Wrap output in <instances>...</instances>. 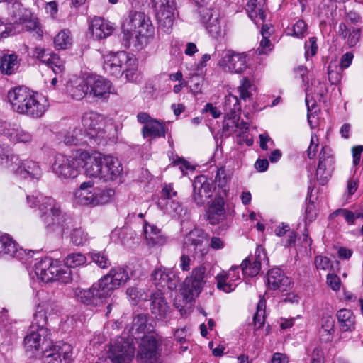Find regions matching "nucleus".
Instances as JSON below:
<instances>
[{
    "instance_id": "f257e3e1",
    "label": "nucleus",
    "mask_w": 363,
    "mask_h": 363,
    "mask_svg": "<svg viewBox=\"0 0 363 363\" xmlns=\"http://www.w3.org/2000/svg\"><path fill=\"white\" fill-rule=\"evenodd\" d=\"M123 42L126 48L137 50L145 47L155 36V27L145 13L130 11L124 17L122 26Z\"/></svg>"
},
{
    "instance_id": "f03ea898",
    "label": "nucleus",
    "mask_w": 363,
    "mask_h": 363,
    "mask_svg": "<svg viewBox=\"0 0 363 363\" xmlns=\"http://www.w3.org/2000/svg\"><path fill=\"white\" fill-rule=\"evenodd\" d=\"M26 200L30 208H38L39 218L48 231L60 230L62 233L69 228L70 218L54 198L36 194L27 196Z\"/></svg>"
},
{
    "instance_id": "7ed1b4c3",
    "label": "nucleus",
    "mask_w": 363,
    "mask_h": 363,
    "mask_svg": "<svg viewBox=\"0 0 363 363\" xmlns=\"http://www.w3.org/2000/svg\"><path fill=\"white\" fill-rule=\"evenodd\" d=\"M13 111L32 118H40L49 106L47 99L24 86L15 87L7 94Z\"/></svg>"
},
{
    "instance_id": "20e7f679",
    "label": "nucleus",
    "mask_w": 363,
    "mask_h": 363,
    "mask_svg": "<svg viewBox=\"0 0 363 363\" xmlns=\"http://www.w3.org/2000/svg\"><path fill=\"white\" fill-rule=\"evenodd\" d=\"M35 273L43 282L59 281L62 284L71 282V270L58 265L52 259L45 257L35 264Z\"/></svg>"
},
{
    "instance_id": "39448f33",
    "label": "nucleus",
    "mask_w": 363,
    "mask_h": 363,
    "mask_svg": "<svg viewBox=\"0 0 363 363\" xmlns=\"http://www.w3.org/2000/svg\"><path fill=\"white\" fill-rule=\"evenodd\" d=\"M0 164L6 167L18 166L16 173L23 178L39 179L42 176V169L38 163L30 160H20L17 155L12 154L9 149L0 146Z\"/></svg>"
},
{
    "instance_id": "423d86ee",
    "label": "nucleus",
    "mask_w": 363,
    "mask_h": 363,
    "mask_svg": "<svg viewBox=\"0 0 363 363\" xmlns=\"http://www.w3.org/2000/svg\"><path fill=\"white\" fill-rule=\"evenodd\" d=\"M84 131L90 142L96 144H104L109 138L104 117L94 111L85 113L82 118Z\"/></svg>"
},
{
    "instance_id": "0eeeda50",
    "label": "nucleus",
    "mask_w": 363,
    "mask_h": 363,
    "mask_svg": "<svg viewBox=\"0 0 363 363\" xmlns=\"http://www.w3.org/2000/svg\"><path fill=\"white\" fill-rule=\"evenodd\" d=\"M79 159V150L69 157L61 154L57 155L52 165V171L61 179L75 178L81 169Z\"/></svg>"
},
{
    "instance_id": "6e6552de",
    "label": "nucleus",
    "mask_w": 363,
    "mask_h": 363,
    "mask_svg": "<svg viewBox=\"0 0 363 363\" xmlns=\"http://www.w3.org/2000/svg\"><path fill=\"white\" fill-rule=\"evenodd\" d=\"M156 11V19L159 29L169 33L175 19V0H151Z\"/></svg>"
},
{
    "instance_id": "1a4fd4ad",
    "label": "nucleus",
    "mask_w": 363,
    "mask_h": 363,
    "mask_svg": "<svg viewBox=\"0 0 363 363\" xmlns=\"http://www.w3.org/2000/svg\"><path fill=\"white\" fill-rule=\"evenodd\" d=\"M184 248L195 258H203L208 252L207 235L204 230L195 228L185 237Z\"/></svg>"
},
{
    "instance_id": "9d476101",
    "label": "nucleus",
    "mask_w": 363,
    "mask_h": 363,
    "mask_svg": "<svg viewBox=\"0 0 363 363\" xmlns=\"http://www.w3.org/2000/svg\"><path fill=\"white\" fill-rule=\"evenodd\" d=\"M205 273L204 267H197L193 269L191 275L184 280L181 294L186 302L191 301L201 292L205 283Z\"/></svg>"
},
{
    "instance_id": "9b49d317",
    "label": "nucleus",
    "mask_w": 363,
    "mask_h": 363,
    "mask_svg": "<svg viewBox=\"0 0 363 363\" xmlns=\"http://www.w3.org/2000/svg\"><path fill=\"white\" fill-rule=\"evenodd\" d=\"M160 342L152 334L141 338L137 357L141 363H162Z\"/></svg>"
},
{
    "instance_id": "f8f14e48",
    "label": "nucleus",
    "mask_w": 363,
    "mask_h": 363,
    "mask_svg": "<svg viewBox=\"0 0 363 363\" xmlns=\"http://www.w3.org/2000/svg\"><path fill=\"white\" fill-rule=\"evenodd\" d=\"M47 328L36 329L35 326H30L28 334L23 340L26 350L32 353L43 354L50 344L47 339Z\"/></svg>"
},
{
    "instance_id": "ddd939ff",
    "label": "nucleus",
    "mask_w": 363,
    "mask_h": 363,
    "mask_svg": "<svg viewBox=\"0 0 363 363\" xmlns=\"http://www.w3.org/2000/svg\"><path fill=\"white\" fill-rule=\"evenodd\" d=\"M133 57L124 51L111 52L104 56L103 68L108 74L115 77L121 76L124 67L128 64Z\"/></svg>"
},
{
    "instance_id": "4468645a",
    "label": "nucleus",
    "mask_w": 363,
    "mask_h": 363,
    "mask_svg": "<svg viewBox=\"0 0 363 363\" xmlns=\"http://www.w3.org/2000/svg\"><path fill=\"white\" fill-rule=\"evenodd\" d=\"M129 279L127 271L123 267L112 268L108 274L101 278L99 285L102 286V291H105L108 297L111 296L113 291L121 284Z\"/></svg>"
},
{
    "instance_id": "2eb2a0df",
    "label": "nucleus",
    "mask_w": 363,
    "mask_h": 363,
    "mask_svg": "<svg viewBox=\"0 0 363 363\" xmlns=\"http://www.w3.org/2000/svg\"><path fill=\"white\" fill-rule=\"evenodd\" d=\"M89 95L96 101H104L113 94L111 82L99 76H88Z\"/></svg>"
},
{
    "instance_id": "dca6fc26",
    "label": "nucleus",
    "mask_w": 363,
    "mask_h": 363,
    "mask_svg": "<svg viewBox=\"0 0 363 363\" xmlns=\"http://www.w3.org/2000/svg\"><path fill=\"white\" fill-rule=\"evenodd\" d=\"M135 353V347L128 340L118 339L111 346L109 358L113 363H130Z\"/></svg>"
},
{
    "instance_id": "f3484780",
    "label": "nucleus",
    "mask_w": 363,
    "mask_h": 363,
    "mask_svg": "<svg viewBox=\"0 0 363 363\" xmlns=\"http://www.w3.org/2000/svg\"><path fill=\"white\" fill-rule=\"evenodd\" d=\"M245 53L227 51L219 61V65L225 72L240 74L247 67Z\"/></svg>"
},
{
    "instance_id": "a211bd4d",
    "label": "nucleus",
    "mask_w": 363,
    "mask_h": 363,
    "mask_svg": "<svg viewBox=\"0 0 363 363\" xmlns=\"http://www.w3.org/2000/svg\"><path fill=\"white\" fill-rule=\"evenodd\" d=\"M334 169V157L329 147L325 146L320 152L319 162L316 171L317 179L320 184H326Z\"/></svg>"
},
{
    "instance_id": "6ab92c4d",
    "label": "nucleus",
    "mask_w": 363,
    "mask_h": 363,
    "mask_svg": "<svg viewBox=\"0 0 363 363\" xmlns=\"http://www.w3.org/2000/svg\"><path fill=\"white\" fill-rule=\"evenodd\" d=\"M44 363H71L72 348L67 343L52 345L43 353Z\"/></svg>"
},
{
    "instance_id": "aec40b11",
    "label": "nucleus",
    "mask_w": 363,
    "mask_h": 363,
    "mask_svg": "<svg viewBox=\"0 0 363 363\" xmlns=\"http://www.w3.org/2000/svg\"><path fill=\"white\" fill-rule=\"evenodd\" d=\"M193 199L198 206H202L212 196L213 182L205 175L197 176L193 182Z\"/></svg>"
},
{
    "instance_id": "412c9836",
    "label": "nucleus",
    "mask_w": 363,
    "mask_h": 363,
    "mask_svg": "<svg viewBox=\"0 0 363 363\" xmlns=\"http://www.w3.org/2000/svg\"><path fill=\"white\" fill-rule=\"evenodd\" d=\"M102 158L101 154L92 155L86 151L79 150L80 167L84 169V172L89 177L100 179Z\"/></svg>"
},
{
    "instance_id": "4be33fe9",
    "label": "nucleus",
    "mask_w": 363,
    "mask_h": 363,
    "mask_svg": "<svg viewBox=\"0 0 363 363\" xmlns=\"http://www.w3.org/2000/svg\"><path fill=\"white\" fill-rule=\"evenodd\" d=\"M99 281L94 283L90 289H84L77 287L74 289L75 298L84 304L97 305L98 301L108 297L106 292L101 290Z\"/></svg>"
},
{
    "instance_id": "5701e85b",
    "label": "nucleus",
    "mask_w": 363,
    "mask_h": 363,
    "mask_svg": "<svg viewBox=\"0 0 363 363\" xmlns=\"http://www.w3.org/2000/svg\"><path fill=\"white\" fill-rule=\"evenodd\" d=\"M152 279L154 284L159 289H168L172 291L176 289L178 283L179 282V278L170 269L165 268H157L152 273Z\"/></svg>"
},
{
    "instance_id": "b1692460",
    "label": "nucleus",
    "mask_w": 363,
    "mask_h": 363,
    "mask_svg": "<svg viewBox=\"0 0 363 363\" xmlns=\"http://www.w3.org/2000/svg\"><path fill=\"white\" fill-rule=\"evenodd\" d=\"M200 18L212 37L217 38L224 35L225 31L221 26L217 9L201 10Z\"/></svg>"
},
{
    "instance_id": "393cba45",
    "label": "nucleus",
    "mask_w": 363,
    "mask_h": 363,
    "mask_svg": "<svg viewBox=\"0 0 363 363\" xmlns=\"http://www.w3.org/2000/svg\"><path fill=\"white\" fill-rule=\"evenodd\" d=\"M100 179L104 182L113 181L121 174L123 167L118 158L111 155H103Z\"/></svg>"
},
{
    "instance_id": "a878e982",
    "label": "nucleus",
    "mask_w": 363,
    "mask_h": 363,
    "mask_svg": "<svg viewBox=\"0 0 363 363\" xmlns=\"http://www.w3.org/2000/svg\"><path fill=\"white\" fill-rule=\"evenodd\" d=\"M225 200L222 196H217L208 204L206 211V220L211 225H217L226 218Z\"/></svg>"
},
{
    "instance_id": "bb28decb",
    "label": "nucleus",
    "mask_w": 363,
    "mask_h": 363,
    "mask_svg": "<svg viewBox=\"0 0 363 363\" xmlns=\"http://www.w3.org/2000/svg\"><path fill=\"white\" fill-rule=\"evenodd\" d=\"M30 252H26L18 247V244L8 235L0 237V257L16 258L19 260L30 256Z\"/></svg>"
},
{
    "instance_id": "cd10ccee",
    "label": "nucleus",
    "mask_w": 363,
    "mask_h": 363,
    "mask_svg": "<svg viewBox=\"0 0 363 363\" xmlns=\"http://www.w3.org/2000/svg\"><path fill=\"white\" fill-rule=\"evenodd\" d=\"M1 134L13 143H30L33 140L31 133L24 130L19 125L5 123Z\"/></svg>"
},
{
    "instance_id": "c85d7f7f",
    "label": "nucleus",
    "mask_w": 363,
    "mask_h": 363,
    "mask_svg": "<svg viewBox=\"0 0 363 363\" xmlns=\"http://www.w3.org/2000/svg\"><path fill=\"white\" fill-rule=\"evenodd\" d=\"M240 267L232 266L228 272H223L216 277L217 287L225 293H230L235 289L234 281L240 279Z\"/></svg>"
},
{
    "instance_id": "c756f323",
    "label": "nucleus",
    "mask_w": 363,
    "mask_h": 363,
    "mask_svg": "<svg viewBox=\"0 0 363 363\" xmlns=\"http://www.w3.org/2000/svg\"><path fill=\"white\" fill-rule=\"evenodd\" d=\"M151 312L157 320H163L169 318V306L166 301L163 293L158 290L150 295Z\"/></svg>"
},
{
    "instance_id": "7c9ffc66",
    "label": "nucleus",
    "mask_w": 363,
    "mask_h": 363,
    "mask_svg": "<svg viewBox=\"0 0 363 363\" xmlns=\"http://www.w3.org/2000/svg\"><path fill=\"white\" fill-rule=\"evenodd\" d=\"M268 289L285 291L291 284L289 278L279 268H273L267 274Z\"/></svg>"
},
{
    "instance_id": "2f4dec72",
    "label": "nucleus",
    "mask_w": 363,
    "mask_h": 363,
    "mask_svg": "<svg viewBox=\"0 0 363 363\" xmlns=\"http://www.w3.org/2000/svg\"><path fill=\"white\" fill-rule=\"evenodd\" d=\"M144 232L147 245L150 247H161L168 242V237L154 224L144 223Z\"/></svg>"
},
{
    "instance_id": "473e14b6",
    "label": "nucleus",
    "mask_w": 363,
    "mask_h": 363,
    "mask_svg": "<svg viewBox=\"0 0 363 363\" xmlns=\"http://www.w3.org/2000/svg\"><path fill=\"white\" fill-rule=\"evenodd\" d=\"M113 25L103 18L94 16L91 21L89 30L96 39H103L111 35L113 31Z\"/></svg>"
},
{
    "instance_id": "72a5a7b5",
    "label": "nucleus",
    "mask_w": 363,
    "mask_h": 363,
    "mask_svg": "<svg viewBox=\"0 0 363 363\" xmlns=\"http://www.w3.org/2000/svg\"><path fill=\"white\" fill-rule=\"evenodd\" d=\"M94 182L89 180L81 184L79 191L77 192L80 203L83 205L97 206L102 203L96 192L89 191L94 187Z\"/></svg>"
},
{
    "instance_id": "f704fd0d",
    "label": "nucleus",
    "mask_w": 363,
    "mask_h": 363,
    "mask_svg": "<svg viewBox=\"0 0 363 363\" xmlns=\"http://www.w3.org/2000/svg\"><path fill=\"white\" fill-rule=\"evenodd\" d=\"M265 0H249L245 10L250 18L256 25L263 23L265 21Z\"/></svg>"
},
{
    "instance_id": "c9c22d12",
    "label": "nucleus",
    "mask_w": 363,
    "mask_h": 363,
    "mask_svg": "<svg viewBox=\"0 0 363 363\" xmlns=\"http://www.w3.org/2000/svg\"><path fill=\"white\" fill-rule=\"evenodd\" d=\"M166 132L167 128L164 123L162 121L155 118L143 125L141 130V133L144 138L149 137L152 139L164 138Z\"/></svg>"
},
{
    "instance_id": "e433bc0d",
    "label": "nucleus",
    "mask_w": 363,
    "mask_h": 363,
    "mask_svg": "<svg viewBox=\"0 0 363 363\" xmlns=\"http://www.w3.org/2000/svg\"><path fill=\"white\" fill-rule=\"evenodd\" d=\"M327 92L328 89L325 83L320 81H314L311 83V86L307 89L305 100L308 112L311 111L315 106V101L310 99V95L314 94L318 100H320Z\"/></svg>"
},
{
    "instance_id": "4c0bfd02",
    "label": "nucleus",
    "mask_w": 363,
    "mask_h": 363,
    "mask_svg": "<svg viewBox=\"0 0 363 363\" xmlns=\"http://www.w3.org/2000/svg\"><path fill=\"white\" fill-rule=\"evenodd\" d=\"M336 315L341 332H352L355 329V317L351 310L340 309Z\"/></svg>"
},
{
    "instance_id": "58836bf2",
    "label": "nucleus",
    "mask_w": 363,
    "mask_h": 363,
    "mask_svg": "<svg viewBox=\"0 0 363 363\" xmlns=\"http://www.w3.org/2000/svg\"><path fill=\"white\" fill-rule=\"evenodd\" d=\"M89 137L80 128H74L67 131L63 137V141L69 145H84L89 144Z\"/></svg>"
},
{
    "instance_id": "ea45409f",
    "label": "nucleus",
    "mask_w": 363,
    "mask_h": 363,
    "mask_svg": "<svg viewBox=\"0 0 363 363\" xmlns=\"http://www.w3.org/2000/svg\"><path fill=\"white\" fill-rule=\"evenodd\" d=\"M88 77L85 79H80L67 86V91L72 99L81 100L86 95H89Z\"/></svg>"
},
{
    "instance_id": "a19ab883",
    "label": "nucleus",
    "mask_w": 363,
    "mask_h": 363,
    "mask_svg": "<svg viewBox=\"0 0 363 363\" xmlns=\"http://www.w3.org/2000/svg\"><path fill=\"white\" fill-rule=\"evenodd\" d=\"M4 8L8 10V15L16 23H21L26 20L27 11L23 8L21 3L18 0H13L9 5H6Z\"/></svg>"
},
{
    "instance_id": "79ce46f5",
    "label": "nucleus",
    "mask_w": 363,
    "mask_h": 363,
    "mask_svg": "<svg viewBox=\"0 0 363 363\" xmlns=\"http://www.w3.org/2000/svg\"><path fill=\"white\" fill-rule=\"evenodd\" d=\"M49 304L47 302H42L36 306L35 312L33 314V319L30 326H35L36 329L46 328L48 320L47 310Z\"/></svg>"
},
{
    "instance_id": "37998d69",
    "label": "nucleus",
    "mask_w": 363,
    "mask_h": 363,
    "mask_svg": "<svg viewBox=\"0 0 363 363\" xmlns=\"http://www.w3.org/2000/svg\"><path fill=\"white\" fill-rule=\"evenodd\" d=\"M223 107L225 112V120L230 118L231 116L240 115L241 106L238 97L233 94H230L225 97Z\"/></svg>"
},
{
    "instance_id": "c03bdc74",
    "label": "nucleus",
    "mask_w": 363,
    "mask_h": 363,
    "mask_svg": "<svg viewBox=\"0 0 363 363\" xmlns=\"http://www.w3.org/2000/svg\"><path fill=\"white\" fill-rule=\"evenodd\" d=\"M240 267L244 276L254 277L257 276L260 271L261 262L258 258H255L254 260L252 261L247 257L242 261Z\"/></svg>"
},
{
    "instance_id": "a18cd8bd",
    "label": "nucleus",
    "mask_w": 363,
    "mask_h": 363,
    "mask_svg": "<svg viewBox=\"0 0 363 363\" xmlns=\"http://www.w3.org/2000/svg\"><path fill=\"white\" fill-rule=\"evenodd\" d=\"M151 325L147 324V315L140 313L133 317L130 332L133 334L145 333L151 330Z\"/></svg>"
},
{
    "instance_id": "49530a36",
    "label": "nucleus",
    "mask_w": 363,
    "mask_h": 363,
    "mask_svg": "<svg viewBox=\"0 0 363 363\" xmlns=\"http://www.w3.org/2000/svg\"><path fill=\"white\" fill-rule=\"evenodd\" d=\"M18 57L15 54L5 55L1 58L0 71L10 75L15 72L18 66Z\"/></svg>"
},
{
    "instance_id": "de8ad7c7",
    "label": "nucleus",
    "mask_w": 363,
    "mask_h": 363,
    "mask_svg": "<svg viewBox=\"0 0 363 363\" xmlns=\"http://www.w3.org/2000/svg\"><path fill=\"white\" fill-rule=\"evenodd\" d=\"M72 42L70 32L68 30H62L54 38L55 47L57 50L68 48Z\"/></svg>"
},
{
    "instance_id": "09e8293b",
    "label": "nucleus",
    "mask_w": 363,
    "mask_h": 363,
    "mask_svg": "<svg viewBox=\"0 0 363 363\" xmlns=\"http://www.w3.org/2000/svg\"><path fill=\"white\" fill-rule=\"evenodd\" d=\"M86 262V256L80 252H73L69 254L64 259L65 267L75 268L84 265Z\"/></svg>"
},
{
    "instance_id": "8fccbe9b",
    "label": "nucleus",
    "mask_w": 363,
    "mask_h": 363,
    "mask_svg": "<svg viewBox=\"0 0 363 363\" xmlns=\"http://www.w3.org/2000/svg\"><path fill=\"white\" fill-rule=\"evenodd\" d=\"M47 59L48 61H45L43 64L52 69L55 74H61L64 71V62L58 55L51 51Z\"/></svg>"
},
{
    "instance_id": "3c124183",
    "label": "nucleus",
    "mask_w": 363,
    "mask_h": 363,
    "mask_svg": "<svg viewBox=\"0 0 363 363\" xmlns=\"http://www.w3.org/2000/svg\"><path fill=\"white\" fill-rule=\"evenodd\" d=\"M126 294L132 304L136 305L140 301H147L150 297L143 289L137 287H129Z\"/></svg>"
},
{
    "instance_id": "603ef678",
    "label": "nucleus",
    "mask_w": 363,
    "mask_h": 363,
    "mask_svg": "<svg viewBox=\"0 0 363 363\" xmlns=\"http://www.w3.org/2000/svg\"><path fill=\"white\" fill-rule=\"evenodd\" d=\"M233 128H238L241 130L242 133H245L249 129V124L244 121H241L240 122V115H236L235 116H231L230 118L224 120L223 121L224 130H229Z\"/></svg>"
},
{
    "instance_id": "864d4df0",
    "label": "nucleus",
    "mask_w": 363,
    "mask_h": 363,
    "mask_svg": "<svg viewBox=\"0 0 363 363\" xmlns=\"http://www.w3.org/2000/svg\"><path fill=\"white\" fill-rule=\"evenodd\" d=\"M72 242L76 246H82L89 240V234L82 228H74L70 234Z\"/></svg>"
},
{
    "instance_id": "5fc2aeb1",
    "label": "nucleus",
    "mask_w": 363,
    "mask_h": 363,
    "mask_svg": "<svg viewBox=\"0 0 363 363\" xmlns=\"http://www.w3.org/2000/svg\"><path fill=\"white\" fill-rule=\"evenodd\" d=\"M266 301L262 298L259 301L257 307V312L253 317L255 326L257 329L260 328L265 321Z\"/></svg>"
},
{
    "instance_id": "6e6d98bb",
    "label": "nucleus",
    "mask_w": 363,
    "mask_h": 363,
    "mask_svg": "<svg viewBox=\"0 0 363 363\" xmlns=\"http://www.w3.org/2000/svg\"><path fill=\"white\" fill-rule=\"evenodd\" d=\"M91 260L102 269L108 268L111 261L104 251L93 250L90 252Z\"/></svg>"
},
{
    "instance_id": "4d7b16f0",
    "label": "nucleus",
    "mask_w": 363,
    "mask_h": 363,
    "mask_svg": "<svg viewBox=\"0 0 363 363\" xmlns=\"http://www.w3.org/2000/svg\"><path fill=\"white\" fill-rule=\"evenodd\" d=\"M137 68V60L134 57H133L128 64L124 67L123 70V74H125V77L129 82H133L137 81L138 77Z\"/></svg>"
},
{
    "instance_id": "13d9d810",
    "label": "nucleus",
    "mask_w": 363,
    "mask_h": 363,
    "mask_svg": "<svg viewBox=\"0 0 363 363\" xmlns=\"http://www.w3.org/2000/svg\"><path fill=\"white\" fill-rule=\"evenodd\" d=\"M230 181V175L226 172L225 168H218L215 177V183L221 189L225 188Z\"/></svg>"
},
{
    "instance_id": "bf43d9fd",
    "label": "nucleus",
    "mask_w": 363,
    "mask_h": 363,
    "mask_svg": "<svg viewBox=\"0 0 363 363\" xmlns=\"http://www.w3.org/2000/svg\"><path fill=\"white\" fill-rule=\"evenodd\" d=\"M176 195L177 192L174 191L172 186L171 184H165L162 189L161 196L158 199L157 205L160 208H163L164 203L172 199V198Z\"/></svg>"
},
{
    "instance_id": "052dcab7",
    "label": "nucleus",
    "mask_w": 363,
    "mask_h": 363,
    "mask_svg": "<svg viewBox=\"0 0 363 363\" xmlns=\"http://www.w3.org/2000/svg\"><path fill=\"white\" fill-rule=\"evenodd\" d=\"M28 15L26 14V20L22 23L24 24L23 28L31 33L37 38H41L43 35V31L40 26V23L35 21H27Z\"/></svg>"
},
{
    "instance_id": "680f3d73",
    "label": "nucleus",
    "mask_w": 363,
    "mask_h": 363,
    "mask_svg": "<svg viewBox=\"0 0 363 363\" xmlns=\"http://www.w3.org/2000/svg\"><path fill=\"white\" fill-rule=\"evenodd\" d=\"M238 89L240 99L247 100L251 97L252 84L247 78H243Z\"/></svg>"
},
{
    "instance_id": "e2e57ef3",
    "label": "nucleus",
    "mask_w": 363,
    "mask_h": 363,
    "mask_svg": "<svg viewBox=\"0 0 363 363\" xmlns=\"http://www.w3.org/2000/svg\"><path fill=\"white\" fill-rule=\"evenodd\" d=\"M331 218L342 216L349 225L354 223V213L345 208H340L335 211L330 216Z\"/></svg>"
},
{
    "instance_id": "0e129e2a",
    "label": "nucleus",
    "mask_w": 363,
    "mask_h": 363,
    "mask_svg": "<svg viewBox=\"0 0 363 363\" xmlns=\"http://www.w3.org/2000/svg\"><path fill=\"white\" fill-rule=\"evenodd\" d=\"M318 50L317 38L311 37L305 43V57L308 60L309 57L314 56Z\"/></svg>"
},
{
    "instance_id": "69168bd1",
    "label": "nucleus",
    "mask_w": 363,
    "mask_h": 363,
    "mask_svg": "<svg viewBox=\"0 0 363 363\" xmlns=\"http://www.w3.org/2000/svg\"><path fill=\"white\" fill-rule=\"evenodd\" d=\"M264 31L265 26H263L262 29V39L260 41L259 47L256 51L259 55L267 54L272 50V43L270 40L264 36Z\"/></svg>"
},
{
    "instance_id": "338daca9",
    "label": "nucleus",
    "mask_w": 363,
    "mask_h": 363,
    "mask_svg": "<svg viewBox=\"0 0 363 363\" xmlns=\"http://www.w3.org/2000/svg\"><path fill=\"white\" fill-rule=\"evenodd\" d=\"M293 35L301 38L305 36L307 33V25L303 20H298L292 27Z\"/></svg>"
},
{
    "instance_id": "774afa93",
    "label": "nucleus",
    "mask_w": 363,
    "mask_h": 363,
    "mask_svg": "<svg viewBox=\"0 0 363 363\" xmlns=\"http://www.w3.org/2000/svg\"><path fill=\"white\" fill-rule=\"evenodd\" d=\"M314 263L318 269L327 270L332 267L330 259L321 255L315 257Z\"/></svg>"
}]
</instances>
